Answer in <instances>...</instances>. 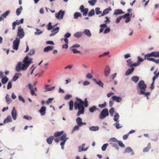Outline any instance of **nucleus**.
I'll return each instance as SVG.
<instances>
[{"label": "nucleus", "instance_id": "obj_1", "mask_svg": "<svg viewBox=\"0 0 159 159\" xmlns=\"http://www.w3.org/2000/svg\"><path fill=\"white\" fill-rule=\"evenodd\" d=\"M32 59L29 58L28 56H26L24 59L22 64L21 62H19L17 64L16 67V70L19 72L21 70H26L30 65L33 62Z\"/></svg>", "mask_w": 159, "mask_h": 159}, {"label": "nucleus", "instance_id": "obj_2", "mask_svg": "<svg viewBox=\"0 0 159 159\" xmlns=\"http://www.w3.org/2000/svg\"><path fill=\"white\" fill-rule=\"evenodd\" d=\"M76 101L74 102V108L75 110L78 109L79 111L77 113V116L80 114H83L84 111V108L83 106L84 103L88 102L87 98H86L84 102L81 99L76 98Z\"/></svg>", "mask_w": 159, "mask_h": 159}, {"label": "nucleus", "instance_id": "obj_3", "mask_svg": "<svg viewBox=\"0 0 159 159\" xmlns=\"http://www.w3.org/2000/svg\"><path fill=\"white\" fill-rule=\"evenodd\" d=\"M109 115L108 110L107 108L103 109L99 115L100 118L101 119H103Z\"/></svg>", "mask_w": 159, "mask_h": 159}, {"label": "nucleus", "instance_id": "obj_4", "mask_svg": "<svg viewBox=\"0 0 159 159\" xmlns=\"http://www.w3.org/2000/svg\"><path fill=\"white\" fill-rule=\"evenodd\" d=\"M25 34L24 30L23 28H21V26H19L18 27V31L17 33V37H19L20 39H22L24 36Z\"/></svg>", "mask_w": 159, "mask_h": 159}, {"label": "nucleus", "instance_id": "obj_5", "mask_svg": "<svg viewBox=\"0 0 159 159\" xmlns=\"http://www.w3.org/2000/svg\"><path fill=\"white\" fill-rule=\"evenodd\" d=\"M138 86L140 90V91H143L147 88V85L145 84L144 81L143 80L140 81L138 84Z\"/></svg>", "mask_w": 159, "mask_h": 159}, {"label": "nucleus", "instance_id": "obj_6", "mask_svg": "<svg viewBox=\"0 0 159 159\" xmlns=\"http://www.w3.org/2000/svg\"><path fill=\"white\" fill-rule=\"evenodd\" d=\"M20 43V39L18 38H16L13 42V48L14 49L17 50L19 48V46Z\"/></svg>", "mask_w": 159, "mask_h": 159}, {"label": "nucleus", "instance_id": "obj_7", "mask_svg": "<svg viewBox=\"0 0 159 159\" xmlns=\"http://www.w3.org/2000/svg\"><path fill=\"white\" fill-rule=\"evenodd\" d=\"M84 5H81L80 6V10L81 12L83 13V15L84 16H86L88 13L89 9L88 8H84Z\"/></svg>", "mask_w": 159, "mask_h": 159}, {"label": "nucleus", "instance_id": "obj_8", "mask_svg": "<svg viewBox=\"0 0 159 159\" xmlns=\"http://www.w3.org/2000/svg\"><path fill=\"white\" fill-rule=\"evenodd\" d=\"M111 70L110 66L107 65L106 66L104 70V75L106 77H107L110 72Z\"/></svg>", "mask_w": 159, "mask_h": 159}, {"label": "nucleus", "instance_id": "obj_9", "mask_svg": "<svg viewBox=\"0 0 159 159\" xmlns=\"http://www.w3.org/2000/svg\"><path fill=\"white\" fill-rule=\"evenodd\" d=\"M11 114L13 120H16L17 118V112L15 107L13 108Z\"/></svg>", "mask_w": 159, "mask_h": 159}, {"label": "nucleus", "instance_id": "obj_10", "mask_svg": "<svg viewBox=\"0 0 159 159\" xmlns=\"http://www.w3.org/2000/svg\"><path fill=\"white\" fill-rule=\"evenodd\" d=\"M71 36V34L69 33H67L64 36L65 38L64 39H61V40H62L64 39L66 43H68V38L70 37Z\"/></svg>", "mask_w": 159, "mask_h": 159}, {"label": "nucleus", "instance_id": "obj_11", "mask_svg": "<svg viewBox=\"0 0 159 159\" xmlns=\"http://www.w3.org/2000/svg\"><path fill=\"white\" fill-rule=\"evenodd\" d=\"M151 57H152L151 53H148L145 55L144 56V60H147L148 61H152L153 58H151Z\"/></svg>", "mask_w": 159, "mask_h": 159}, {"label": "nucleus", "instance_id": "obj_12", "mask_svg": "<svg viewBox=\"0 0 159 159\" xmlns=\"http://www.w3.org/2000/svg\"><path fill=\"white\" fill-rule=\"evenodd\" d=\"M28 87L29 89H30L31 91V93L32 96L35 95L37 96V95L35 93L34 90V89L32 88L33 86L32 85L29 84H28Z\"/></svg>", "mask_w": 159, "mask_h": 159}, {"label": "nucleus", "instance_id": "obj_13", "mask_svg": "<svg viewBox=\"0 0 159 159\" xmlns=\"http://www.w3.org/2000/svg\"><path fill=\"white\" fill-rule=\"evenodd\" d=\"M46 107L44 106L41 107L39 111L40 112V114L42 116L44 115L46 113Z\"/></svg>", "mask_w": 159, "mask_h": 159}, {"label": "nucleus", "instance_id": "obj_14", "mask_svg": "<svg viewBox=\"0 0 159 159\" xmlns=\"http://www.w3.org/2000/svg\"><path fill=\"white\" fill-rule=\"evenodd\" d=\"M111 98L113 100L115 101L116 102H120L122 101V98H121L115 96H112Z\"/></svg>", "mask_w": 159, "mask_h": 159}, {"label": "nucleus", "instance_id": "obj_15", "mask_svg": "<svg viewBox=\"0 0 159 159\" xmlns=\"http://www.w3.org/2000/svg\"><path fill=\"white\" fill-rule=\"evenodd\" d=\"M111 10V9L110 7H109L107 8H106L104 10L102 13L101 14L102 16H104L105 15L108 14L109 12Z\"/></svg>", "mask_w": 159, "mask_h": 159}, {"label": "nucleus", "instance_id": "obj_16", "mask_svg": "<svg viewBox=\"0 0 159 159\" xmlns=\"http://www.w3.org/2000/svg\"><path fill=\"white\" fill-rule=\"evenodd\" d=\"M76 121L79 126H82V119L80 117H78L76 119Z\"/></svg>", "mask_w": 159, "mask_h": 159}, {"label": "nucleus", "instance_id": "obj_17", "mask_svg": "<svg viewBox=\"0 0 159 159\" xmlns=\"http://www.w3.org/2000/svg\"><path fill=\"white\" fill-rule=\"evenodd\" d=\"M68 139V138L66 137V134H63L61 136H60V141L64 142V143H65Z\"/></svg>", "mask_w": 159, "mask_h": 159}, {"label": "nucleus", "instance_id": "obj_18", "mask_svg": "<svg viewBox=\"0 0 159 159\" xmlns=\"http://www.w3.org/2000/svg\"><path fill=\"white\" fill-rule=\"evenodd\" d=\"M134 68L132 67L130 69H128L126 72L125 75H128L131 74L134 71Z\"/></svg>", "mask_w": 159, "mask_h": 159}, {"label": "nucleus", "instance_id": "obj_19", "mask_svg": "<svg viewBox=\"0 0 159 159\" xmlns=\"http://www.w3.org/2000/svg\"><path fill=\"white\" fill-rule=\"evenodd\" d=\"M21 74L20 73H16L15 75L13 76L12 80L14 81H15L19 77V76H21Z\"/></svg>", "mask_w": 159, "mask_h": 159}, {"label": "nucleus", "instance_id": "obj_20", "mask_svg": "<svg viewBox=\"0 0 159 159\" xmlns=\"http://www.w3.org/2000/svg\"><path fill=\"white\" fill-rule=\"evenodd\" d=\"M93 80L95 81L96 84L99 85L100 87L103 88V84L101 80L97 81V80L95 79H93Z\"/></svg>", "mask_w": 159, "mask_h": 159}, {"label": "nucleus", "instance_id": "obj_21", "mask_svg": "<svg viewBox=\"0 0 159 159\" xmlns=\"http://www.w3.org/2000/svg\"><path fill=\"white\" fill-rule=\"evenodd\" d=\"M54 138V137L51 136L48 137L47 139V142L49 144H51L52 143L53 140Z\"/></svg>", "mask_w": 159, "mask_h": 159}, {"label": "nucleus", "instance_id": "obj_22", "mask_svg": "<svg viewBox=\"0 0 159 159\" xmlns=\"http://www.w3.org/2000/svg\"><path fill=\"white\" fill-rule=\"evenodd\" d=\"M12 121V119L11 116H7L6 119H5L3 121V123L6 124V123L11 122Z\"/></svg>", "mask_w": 159, "mask_h": 159}, {"label": "nucleus", "instance_id": "obj_23", "mask_svg": "<svg viewBox=\"0 0 159 159\" xmlns=\"http://www.w3.org/2000/svg\"><path fill=\"white\" fill-rule=\"evenodd\" d=\"M54 48L53 46H48L44 49V52H48L49 51L52 50Z\"/></svg>", "mask_w": 159, "mask_h": 159}, {"label": "nucleus", "instance_id": "obj_24", "mask_svg": "<svg viewBox=\"0 0 159 159\" xmlns=\"http://www.w3.org/2000/svg\"><path fill=\"white\" fill-rule=\"evenodd\" d=\"M152 57H159V52L158 51H154L152 52L151 53Z\"/></svg>", "mask_w": 159, "mask_h": 159}, {"label": "nucleus", "instance_id": "obj_25", "mask_svg": "<svg viewBox=\"0 0 159 159\" xmlns=\"http://www.w3.org/2000/svg\"><path fill=\"white\" fill-rule=\"evenodd\" d=\"M139 80V77L137 76H134L131 78V80L136 83L138 82Z\"/></svg>", "mask_w": 159, "mask_h": 159}, {"label": "nucleus", "instance_id": "obj_26", "mask_svg": "<svg viewBox=\"0 0 159 159\" xmlns=\"http://www.w3.org/2000/svg\"><path fill=\"white\" fill-rule=\"evenodd\" d=\"M151 145L150 143H148L147 145V147L145 148L143 150V152H147L148 151L149 149L150 148Z\"/></svg>", "mask_w": 159, "mask_h": 159}, {"label": "nucleus", "instance_id": "obj_27", "mask_svg": "<svg viewBox=\"0 0 159 159\" xmlns=\"http://www.w3.org/2000/svg\"><path fill=\"white\" fill-rule=\"evenodd\" d=\"M20 23L19 20H16V21L12 23V29L14 30L16 25H19L20 24Z\"/></svg>", "mask_w": 159, "mask_h": 159}, {"label": "nucleus", "instance_id": "obj_28", "mask_svg": "<svg viewBox=\"0 0 159 159\" xmlns=\"http://www.w3.org/2000/svg\"><path fill=\"white\" fill-rule=\"evenodd\" d=\"M97 110H98V109L95 106H93L89 108V111L91 113H93Z\"/></svg>", "mask_w": 159, "mask_h": 159}, {"label": "nucleus", "instance_id": "obj_29", "mask_svg": "<svg viewBox=\"0 0 159 159\" xmlns=\"http://www.w3.org/2000/svg\"><path fill=\"white\" fill-rule=\"evenodd\" d=\"M84 33V34H86L89 37H90L91 35V34L90 32V31L89 30H85Z\"/></svg>", "mask_w": 159, "mask_h": 159}, {"label": "nucleus", "instance_id": "obj_30", "mask_svg": "<svg viewBox=\"0 0 159 159\" xmlns=\"http://www.w3.org/2000/svg\"><path fill=\"white\" fill-rule=\"evenodd\" d=\"M22 10V7L20 6L19 8H18L16 10V14L17 16H19L21 13Z\"/></svg>", "mask_w": 159, "mask_h": 159}, {"label": "nucleus", "instance_id": "obj_31", "mask_svg": "<svg viewBox=\"0 0 159 159\" xmlns=\"http://www.w3.org/2000/svg\"><path fill=\"white\" fill-rule=\"evenodd\" d=\"M139 94H143L145 96L147 97V98L148 99V96H149L150 94V93L149 92H145L144 91H140Z\"/></svg>", "mask_w": 159, "mask_h": 159}, {"label": "nucleus", "instance_id": "obj_32", "mask_svg": "<svg viewBox=\"0 0 159 159\" xmlns=\"http://www.w3.org/2000/svg\"><path fill=\"white\" fill-rule=\"evenodd\" d=\"M78 17H82V14L80 12H75L74 14V18L75 19H77Z\"/></svg>", "mask_w": 159, "mask_h": 159}, {"label": "nucleus", "instance_id": "obj_33", "mask_svg": "<svg viewBox=\"0 0 159 159\" xmlns=\"http://www.w3.org/2000/svg\"><path fill=\"white\" fill-rule=\"evenodd\" d=\"M107 27V25L106 23L101 25H100V27L101 28L100 29L99 32L100 33H102V32L104 30L103 28L106 27Z\"/></svg>", "mask_w": 159, "mask_h": 159}, {"label": "nucleus", "instance_id": "obj_34", "mask_svg": "<svg viewBox=\"0 0 159 159\" xmlns=\"http://www.w3.org/2000/svg\"><path fill=\"white\" fill-rule=\"evenodd\" d=\"M124 12H123V11L120 9H116L115 10L114 12V15H118L120 14H122Z\"/></svg>", "mask_w": 159, "mask_h": 159}, {"label": "nucleus", "instance_id": "obj_35", "mask_svg": "<svg viewBox=\"0 0 159 159\" xmlns=\"http://www.w3.org/2000/svg\"><path fill=\"white\" fill-rule=\"evenodd\" d=\"M89 129L92 131H96L98 130L99 129V127L96 126H92L89 127Z\"/></svg>", "mask_w": 159, "mask_h": 159}, {"label": "nucleus", "instance_id": "obj_36", "mask_svg": "<svg viewBox=\"0 0 159 159\" xmlns=\"http://www.w3.org/2000/svg\"><path fill=\"white\" fill-rule=\"evenodd\" d=\"M83 34L82 32H78L74 34V36L76 38H80L82 36Z\"/></svg>", "mask_w": 159, "mask_h": 159}, {"label": "nucleus", "instance_id": "obj_37", "mask_svg": "<svg viewBox=\"0 0 159 159\" xmlns=\"http://www.w3.org/2000/svg\"><path fill=\"white\" fill-rule=\"evenodd\" d=\"M69 109L70 111L73 110L74 102L73 100H71L69 102Z\"/></svg>", "mask_w": 159, "mask_h": 159}, {"label": "nucleus", "instance_id": "obj_38", "mask_svg": "<svg viewBox=\"0 0 159 159\" xmlns=\"http://www.w3.org/2000/svg\"><path fill=\"white\" fill-rule=\"evenodd\" d=\"M57 25H54L53 26H52V23L51 22H49L48 23V25H47V29L48 30H52L53 28L55 26Z\"/></svg>", "mask_w": 159, "mask_h": 159}, {"label": "nucleus", "instance_id": "obj_39", "mask_svg": "<svg viewBox=\"0 0 159 159\" xmlns=\"http://www.w3.org/2000/svg\"><path fill=\"white\" fill-rule=\"evenodd\" d=\"M71 51L73 52L74 54L79 53L81 54V52L79 51L76 48H70Z\"/></svg>", "mask_w": 159, "mask_h": 159}, {"label": "nucleus", "instance_id": "obj_40", "mask_svg": "<svg viewBox=\"0 0 159 159\" xmlns=\"http://www.w3.org/2000/svg\"><path fill=\"white\" fill-rule=\"evenodd\" d=\"M8 80V78L7 77H5L2 79L1 81L3 84H5L7 83Z\"/></svg>", "mask_w": 159, "mask_h": 159}, {"label": "nucleus", "instance_id": "obj_41", "mask_svg": "<svg viewBox=\"0 0 159 159\" xmlns=\"http://www.w3.org/2000/svg\"><path fill=\"white\" fill-rule=\"evenodd\" d=\"M119 118V115L118 113H116L114 116V120L116 122H119L118 119Z\"/></svg>", "mask_w": 159, "mask_h": 159}, {"label": "nucleus", "instance_id": "obj_42", "mask_svg": "<svg viewBox=\"0 0 159 159\" xmlns=\"http://www.w3.org/2000/svg\"><path fill=\"white\" fill-rule=\"evenodd\" d=\"M95 11L93 9H92L89 13L88 16L89 17L91 16L94 15Z\"/></svg>", "mask_w": 159, "mask_h": 159}, {"label": "nucleus", "instance_id": "obj_43", "mask_svg": "<svg viewBox=\"0 0 159 159\" xmlns=\"http://www.w3.org/2000/svg\"><path fill=\"white\" fill-rule=\"evenodd\" d=\"M49 85H47L45 87V89L46 90V91H51L54 88V87H52L51 88L48 87Z\"/></svg>", "mask_w": 159, "mask_h": 159}, {"label": "nucleus", "instance_id": "obj_44", "mask_svg": "<svg viewBox=\"0 0 159 159\" xmlns=\"http://www.w3.org/2000/svg\"><path fill=\"white\" fill-rule=\"evenodd\" d=\"M96 2V0H92L89 1L88 2L91 6H93L94 5Z\"/></svg>", "mask_w": 159, "mask_h": 159}, {"label": "nucleus", "instance_id": "obj_45", "mask_svg": "<svg viewBox=\"0 0 159 159\" xmlns=\"http://www.w3.org/2000/svg\"><path fill=\"white\" fill-rule=\"evenodd\" d=\"M109 113L110 114L111 116H113V115L115 111L114 108L113 107L111 108L109 110Z\"/></svg>", "mask_w": 159, "mask_h": 159}, {"label": "nucleus", "instance_id": "obj_46", "mask_svg": "<svg viewBox=\"0 0 159 159\" xmlns=\"http://www.w3.org/2000/svg\"><path fill=\"white\" fill-rule=\"evenodd\" d=\"M10 13V11L8 10L6 11L4 13H3L2 15V16L4 18H6L9 15Z\"/></svg>", "mask_w": 159, "mask_h": 159}, {"label": "nucleus", "instance_id": "obj_47", "mask_svg": "<svg viewBox=\"0 0 159 159\" xmlns=\"http://www.w3.org/2000/svg\"><path fill=\"white\" fill-rule=\"evenodd\" d=\"M6 101L7 104H9L11 102V100L9 98L8 94H7L6 96Z\"/></svg>", "mask_w": 159, "mask_h": 159}, {"label": "nucleus", "instance_id": "obj_48", "mask_svg": "<svg viewBox=\"0 0 159 159\" xmlns=\"http://www.w3.org/2000/svg\"><path fill=\"white\" fill-rule=\"evenodd\" d=\"M107 105V103L106 102H105L103 104H99L98 107L101 108H104Z\"/></svg>", "mask_w": 159, "mask_h": 159}, {"label": "nucleus", "instance_id": "obj_49", "mask_svg": "<svg viewBox=\"0 0 159 159\" xmlns=\"http://www.w3.org/2000/svg\"><path fill=\"white\" fill-rule=\"evenodd\" d=\"M119 145L121 147L125 148V146L124 144L121 141L118 140L117 142Z\"/></svg>", "mask_w": 159, "mask_h": 159}, {"label": "nucleus", "instance_id": "obj_50", "mask_svg": "<svg viewBox=\"0 0 159 159\" xmlns=\"http://www.w3.org/2000/svg\"><path fill=\"white\" fill-rule=\"evenodd\" d=\"M108 143H106L103 144L102 147V151H105L106 150L107 147L108 146Z\"/></svg>", "mask_w": 159, "mask_h": 159}, {"label": "nucleus", "instance_id": "obj_51", "mask_svg": "<svg viewBox=\"0 0 159 159\" xmlns=\"http://www.w3.org/2000/svg\"><path fill=\"white\" fill-rule=\"evenodd\" d=\"M65 13V12L64 11H62V10H60V19H63Z\"/></svg>", "mask_w": 159, "mask_h": 159}, {"label": "nucleus", "instance_id": "obj_52", "mask_svg": "<svg viewBox=\"0 0 159 159\" xmlns=\"http://www.w3.org/2000/svg\"><path fill=\"white\" fill-rule=\"evenodd\" d=\"M132 151L131 148L129 147H127L125 149V152L127 153L130 152Z\"/></svg>", "mask_w": 159, "mask_h": 159}, {"label": "nucleus", "instance_id": "obj_53", "mask_svg": "<svg viewBox=\"0 0 159 159\" xmlns=\"http://www.w3.org/2000/svg\"><path fill=\"white\" fill-rule=\"evenodd\" d=\"M100 9L99 7L96 8L95 9L96 13V14L98 15L100 14L102 12L100 11Z\"/></svg>", "mask_w": 159, "mask_h": 159}, {"label": "nucleus", "instance_id": "obj_54", "mask_svg": "<svg viewBox=\"0 0 159 159\" xmlns=\"http://www.w3.org/2000/svg\"><path fill=\"white\" fill-rule=\"evenodd\" d=\"M159 75V71L157 73V75H156L152 78V82H154L155 79L157 78Z\"/></svg>", "mask_w": 159, "mask_h": 159}, {"label": "nucleus", "instance_id": "obj_55", "mask_svg": "<svg viewBox=\"0 0 159 159\" xmlns=\"http://www.w3.org/2000/svg\"><path fill=\"white\" fill-rule=\"evenodd\" d=\"M72 97V95L70 94H67L65 97L64 99L66 100L70 99Z\"/></svg>", "mask_w": 159, "mask_h": 159}, {"label": "nucleus", "instance_id": "obj_56", "mask_svg": "<svg viewBox=\"0 0 159 159\" xmlns=\"http://www.w3.org/2000/svg\"><path fill=\"white\" fill-rule=\"evenodd\" d=\"M53 98H49L48 100L46 101V103L47 104H49L50 103L52 102V101L53 100Z\"/></svg>", "mask_w": 159, "mask_h": 159}, {"label": "nucleus", "instance_id": "obj_57", "mask_svg": "<svg viewBox=\"0 0 159 159\" xmlns=\"http://www.w3.org/2000/svg\"><path fill=\"white\" fill-rule=\"evenodd\" d=\"M36 30L38 31L37 32H34V34L35 35H39L43 33V31H39V30L36 29Z\"/></svg>", "mask_w": 159, "mask_h": 159}, {"label": "nucleus", "instance_id": "obj_58", "mask_svg": "<svg viewBox=\"0 0 159 159\" xmlns=\"http://www.w3.org/2000/svg\"><path fill=\"white\" fill-rule=\"evenodd\" d=\"M87 148H86L85 149H84L83 148H82L81 147H79V152H82V151H86L87 150Z\"/></svg>", "mask_w": 159, "mask_h": 159}, {"label": "nucleus", "instance_id": "obj_59", "mask_svg": "<svg viewBox=\"0 0 159 159\" xmlns=\"http://www.w3.org/2000/svg\"><path fill=\"white\" fill-rule=\"evenodd\" d=\"M109 54V52H104L103 54L100 55L99 56V57H102L106 55H108Z\"/></svg>", "mask_w": 159, "mask_h": 159}, {"label": "nucleus", "instance_id": "obj_60", "mask_svg": "<svg viewBox=\"0 0 159 159\" xmlns=\"http://www.w3.org/2000/svg\"><path fill=\"white\" fill-rule=\"evenodd\" d=\"M12 87V81L9 82L7 84V89H11Z\"/></svg>", "mask_w": 159, "mask_h": 159}, {"label": "nucleus", "instance_id": "obj_61", "mask_svg": "<svg viewBox=\"0 0 159 159\" xmlns=\"http://www.w3.org/2000/svg\"><path fill=\"white\" fill-rule=\"evenodd\" d=\"M118 122H116L115 124V126L117 129L120 128L122 127V126H120Z\"/></svg>", "mask_w": 159, "mask_h": 159}, {"label": "nucleus", "instance_id": "obj_62", "mask_svg": "<svg viewBox=\"0 0 159 159\" xmlns=\"http://www.w3.org/2000/svg\"><path fill=\"white\" fill-rule=\"evenodd\" d=\"M127 62L128 63L127 65L130 67V66L131 65L132 61L130 59H129L127 61Z\"/></svg>", "mask_w": 159, "mask_h": 159}, {"label": "nucleus", "instance_id": "obj_63", "mask_svg": "<svg viewBox=\"0 0 159 159\" xmlns=\"http://www.w3.org/2000/svg\"><path fill=\"white\" fill-rule=\"evenodd\" d=\"M122 18V16H121L118 17L116 21V23H119Z\"/></svg>", "mask_w": 159, "mask_h": 159}, {"label": "nucleus", "instance_id": "obj_64", "mask_svg": "<svg viewBox=\"0 0 159 159\" xmlns=\"http://www.w3.org/2000/svg\"><path fill=\"white\" fill-rule=\"evenodd\" d=\"M24 119H27L28 120H31L32 119V117L31 116L29 117L28 116L25 115L23 116Z\"/></svg>", "mask_w": 159, "mask_h": 159}]
</instances>
